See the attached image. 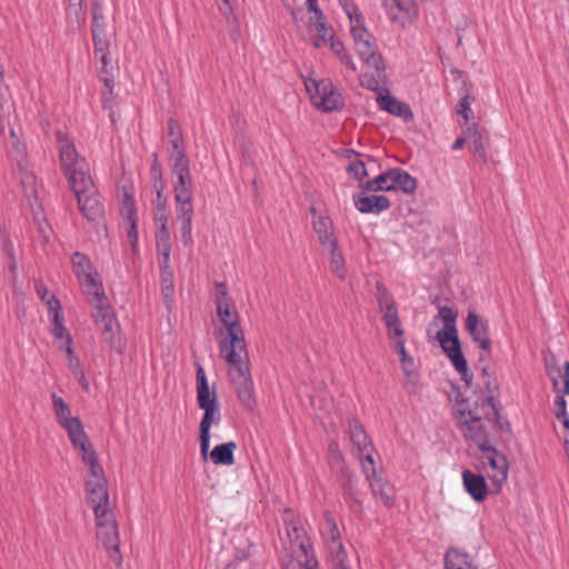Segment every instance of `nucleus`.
Wrapping results in <instances>:
<instances>
[{"label": "nucleus", "instance_id": "1", "mask_svg": "<svg viewBox=\"0 0 569 569\" xmlns=\"http://www.w3.org/2000/svg\"><path fill=\"white\" fill-rule=\"evenodd\" d=\"M216 290L217 315L226 327L224 330L220 329V355L229 365L228 376L238 392L239 399L246 403L249 401V362L243 361L241 356V352H244L248 357L244 332L240 326L233 302L228 295L227 284L216 282Z\"/></svg>", "mask_w": 569, "mask_h": 569}, {"label": "nucleus", "instance_id": "2", "mask_svg": "<svg viewBox=\"0 0 569 569\" xmlns=\"http://www.w3.org/2000/svg\"><path fill=\"white\" fill-rule=\"evenodd\" d=\"M338 2L349 19L355 50L366 67V72L359 77L360 86L378 91L386 82V63L376 38L366 28L365 17L353 0Z\"/></svg>", "mask_w": 569, "mask_h": 569}, {"label": "nucleus", "instance_id": "3", "mask_svg": "<svg viewBox=\"0 0 569 569\" xmlns=\"http://www.w3.org/2000/svg\"><path fill=\"white\" fill-rule=\"evenodd\" d=\"M282 521L286 535L280 537V560L283 569H318L315 550L300 518L288 508Z\"/></svg>", "mask_w": 569, "mask_h": 569}, {"label": "nucleus", "instance_id": "4", "mask_svg": "<svg viewBox=\"0 0 569 569\" xmlns=\"http://www.w3.org/2000/svg\"><path fill=\"white\" fill-rule=\"evenodd\" d=\"M458 428L465 439L471 440L479 450L492 447L489 438L490 430L498 423V402L493 397L481 398L472 409L459 405Z\"/></svg>", "mask_w": 569, "mask_h": 569}, {"label": "nucleus", "instance_id": "5", "mask_svg": "<svg viewBox=\"0 0 569 569\" xmlns=\"http://www.w3.org/2000/svg\"><path fill=\"white\" fill-rule=\"evenodd\" d=\"M319 530L328 551V560L331 568L351 569L349 557L342 542L341 531L331 511H325Z\"/></svg>", "mask_w": 569, "mask_h": 569}, {"label": "nucleus", "instance_id": "6", "mask_svg": "<svg viewBox=\"0 0 569 569\" xmlns=\"http://www.w3.org/2000/svg\"><path fill=\"white\" fill-rule=\"evenodd\" d=\"M57 143L62 170L67 177L69 187L77 184L81 178H89L88 164L84 158H80L77 149L68 133L57 131Z\"/></svg>", "mask_w": 569, "mask_h": 569}, {"label": "nucleus", "instance_id": "7", "mask_svg": "<svg viewBox=\"0 0 569 569\" xmlns=\"http://www.w3.org/2000/svg\"><path fill=\"white\" fill-rule=\"evenodd\" d=\"M88 301L96 309L94 319L97 326L100 328L103 340L111 349H114L117 352H121V339L113 332L116 318L111 311V306L104 291H102V295L99 293V296L89 297Z\"/></svg>", "mask_w": 569, "mask_h": 569}, {"label": "nucleus", "instance_id": "8", "mask_svg": "<svg viewBox=\"0 0 569 569\" xmlns=\"http://www.w3.org/2000/svg\"><path fill=\"white\" fill-rule=\"evenodd\" d=\"M77 197L79 210L82 216L93 222L103 218L104 208L100 202L91 177L81 178L77 184L70 186Z\"/></svg>", "mask_w": 569, "mask_h": 569}, {"label": "nucleus", "instance_id": "9", "mask_svg": "<svg viewBox=\"0 0 569 569\" xmlns=\"http://www.w3.org/2000/svg\"><path fill=\"white\" fill-rule=\"evenodd\" d=\"M305 86L317 109L323 112H332L343 107V98L332 82L308 79L305 81Z\"/></svg>", "mask_w": 569, "mask_h": 569}, {"label": "nucleus", "instance_id": "10", "mask_svg": "<svg viewBox=\"0 0 569 569\" xmlns=\"http://www.w3.org/2000/svg\"><path fill=\"white\" fill-rule=\"evenodd\" d=\"M479 465L482 472L491 481L493 490L499 492L508 477L509 465L506 456L493 446L485 448V450L480 451Z\"/></svg>", "mask_w": 569, "mask_h": 569}, {"label": "nucleus", "instance_id": "11", "mask_svg": "<svg viewBox=\"0 0 569 569\" xmlns=\"http://www.w3.org/2000/svg\"><path fill=\"white\" fill-rule=\"evenodd\" d=\"M73 272L88 297L102 295L103 284L90 258L76 251L71 257Z\"/></svg>", "mask_w": 569, "mask_h": 569}, {"label": "nucleus", "instance_id": "12", "mask_svg": "<svg viewBox=\"0 0 569 569\" xmlns=\"http://www.w3.org/2000/svg\"><path fill=\"white\" fill-rule=\"evenodd\" d=\"M348 433L350 442L352 443L353 451L356 457L358 458L362 470L372 469V463H375L372 453L375 452V447L368 437L363 426L358 419H349L348 421Z\"/></svg>", "mask_w": 569, "mask_h": 569}, {"label": "nucleus", "instance_id": "13", "mask_svg": "<svg viewBox=\"0 0 569 569\" xmlns=\"http://www.w3.org/2000/svg\"><path fill=\"white\" fill-rule=\"evenodd\" d=\"M98 531L97 537L106 548L110 560L120 566L122 562V555L120 552V538L118 525L113 519L112 512L108 513L107 518H96Z\"/></svg>", "mask_w": 569, "mask_h": 569}, {"label": "nucleus", "instance_id": "14", "mask_svg": "<svg viewBox=\"0 0 569 569\" xmlns=\"http://www.w3.org/2000/svg\"><path fill=\"white\" fill-rule=\"evenodd\" d=\"M437 339L442 351L450 359L457 372L461 376V379L469 383L472 375L469 373L468 362L461 351L458 331H456V333H451V331H438Z\"/></svg>", "mask_w": 569, "mask_h": 569}, {"label": "nucleus", "instance_id": "15", "mask_svg": "<svg viewBox=\"0 0 569 569\" xmlns=\"http://www.w3.org/2000/svg\"><path fill=\"white\" fill-rule=\"evenodd\" d=\"M381 3L388 18L401 27L412 23L418 18L419 11L415 0H381Z\"/></svg>", "mask_w": 569, "mask_h": 569}, {"label": "nucleus", "instance_id": "16", "mask_svg": "<svg viewBox=\"0 0 569 569\" xmlns=\"http://www.w3.org/2000/svg\"><path fill=\"white\" fill-rule=\"evenodd\" d=\"M466 330L475 343L486 352L491 351V339L489 333V321L480 317L476 310L469 309L465 321Z\"/></svg>", "mask_w": 569, "mask_h": 569}, {"label": "nucleus", "instance_id": "17", "mask_svg": "<svg viewBox=\"0 0 569 569\" xmlns=\"http://www.w3.org/2000/svg\"><path fill=\"white\" fill-rule=\"evenodd\" d=\"M87 501L92 507L96 518H107L111 512L107 481H86Z\"/></svg>", "mask_w": 569, "mask_h": 569}, {"label": "nucleus", "instance_id": "18", "mask_svg": "<svg viewBox=\"0 0 569 569\" xmlns=\"http://www.w3.org/2000/svg\"><path fill=\"white\" fill-rule=\"evenodd\" d=\"M367 481L369 482L372 496L376 499H380L382 505L387 508H391L395 505V489L393 486L385 478H382L372 463V469L362 470Z\"/></svg>", "mask_w": 569, "mask_h": 569}, {"label": "nucleus", "instance_id": "19", "mask_svg": "<svg viewBox=\"0 0 569 569\" xmlns=\"http://www.w3.org/2000/svg\"><path fill=\"white\" fill-rule=\"evenodd\" d=\"M203 416L199 425L200 452L204 460L208 459L210 447V429L212 425H218L221 420L219 406L202 408Z\"/></svg>", "mask_w": 569, "mask_h": 569}, {"label": "nucleus", "instance_id": "20", "mask_svg": "<svg viewBox=\"0 0 569 569\" xmlns=\"http://www.w3.org/2000/svg\"><path fill=\"white\" fill-rule=\"evenodd\" d=\"M387 81L383 86L376 91L379 96L377 98V102L379 107L389 112L390 114L397 116L403 119L406 122L411 121L413 119V113L406 102L398 100L397 98L390 96L386 88Z\"/></svg>", "mask_w": 569, "mask_h": 569}, {"label": "nucleus", "instance_id": "21", "mask_svg": "<svg viewBox=\"0 0 569 569\" xmlns=\"http://www.w3.org/2000/svg\"><path fill=\"white\" fill-rule=\"evenodd\" d=\"M197 402L200 409L219 406L216 385L209 386L207 375L202 366H197L196 371Z\"/></svg>", "mask_w": 569, "mask_h": 569}, {"label": "nucleus", "instance_id": "22", "mask_svg": "<svg viewBox=\"0 0 569 569\" xmlns=\"http://www.w3.org/2000/svg\"><path fill=\"white\" fill-rule=\"evenodd\" d=\"M312 214V227L318 236V240L323 248L335 247L338 239L335 234L332 220L327 216H318L315 207L310 208Z\"/></svg>", "mask_w": 569, "mask_h": 569}, {"label": "nucleus", "instance_id": "23", "mask_svg": "<svg viewBox=\"0 0 569 569\" xmlns=\"http://www.w3.org/2000/svg\"><path fill=\"white\" fill-rule=\"evenodd\" d=\"M353 204L361 213H375L378 214L390 208L391 202L386 196L371 194L367 196L363 193L353 196Z\"/></svg>", "mask_w": 569, "mask_h": 569}, {"label": "nucleus", "instance_id": "24", "mask_svg": "<svg viewBox=\"0 0 569 569\" xmlns=\"http://www.w3.org/2000/svg\"><path fill=\"white\" fill-rule=\"evenodd\" d=\"M466 134L468 136V147L473 156L480 162L486 163L488 160L487 146L489 141L487 132L480 130L476 123H472L467 127Z\"/></svg>", "mask_w": 569, "mask_h": 569}, {"label": "nucleus", "instance_id": "25", "mask_svg": "<svg viewBox=\"0 0 569 569\" xmlns=\"http://www.w3.org/2000/svg\"><path fill=\"white\" fill-rule=\"evenodd\" d=\"M121 214L126 221L129 222L128 238L132 246L138 241V214L136 209V201L133 197L124 189L123 199L121 202Z\"/></svg>", "mask_w": 569, "mask_h": 569}, {"label": "nucleus", "instance_id": "26", "mask_svg": "<svg viewBox=\"0 0 569 569\" xmlns=\"http://www.w3.org/2000/svg\"><path fill=\"white\" fill-rule=\"evenodd\" d=\"M462 480L466 491L475 501L481 502L487 498L488 486L483 476L465 470L462 472Z\"/></svg>", "mask_w": 569, "mask_h": 569}, {"label": "nucleus", "instance_id": "27", "mask_svg": "<svg viewBox=\"0 0 569 569\" xmlns=\"http://www.w3.org/2000/svg\"><path fill=\"white\" fill-rule=\"evenodd\" d=\"M62 428L67 431L72 446L79 449L82 453L93 449L90 439L84 431L83 423L79 418L70 420V422Z\"/></svg>", "mask_w": 569, "mask_h": 569}, {"label": "nucleus", "instance_id": "28", "mask_svg": "<svg viewBox=\"0 0 569 569\" xmlns=\"http://www.w3.org/2000/svg\"><path fill=\"white\" fill-rule=\"evenodd\" d=\"M443 569H478L471 556L462 549L450 547L443 557Z\"/></svg>", "mask_w": 569, "mask_h": 569}, {"label": "nucleus", "instance_id": "29", "mask_svg": "<svg viewBox=\"0 0 569 569\" xmlns=\"http://www.w3.org/2000/svg\"><path fill=\"white\" fill-rule=\"evenodd\" d=\"M342 495L349 509L355 515H362L363 503L359 498V490L357 488V478L352 475H347L342 483Z\"/></svg>", "mask_w": 569, "mask_h": 569}, {"label": "nucleus", "instance_id": "30", "mask_svg": "<svg viewBox=\"0 0 569 569\" xmlns=\"http://www.w3.org/2000/svg\"><path fill=\"white\" fill-rule=\"evenodd\" d=\"M159 263L161 293L167 308L170 309L174 293L173 271L170 267V259H160Z\"/></svg>", "mask_w": 569, "mask_h": 569}, {"label": "nucleus", "instance_id": "31", "mask_svg": "<svg viewBox=\"0 0 569 569\" xmlns=\"http://www.w3.org/2000/svg\"><path fill=\"white\" fill-rule=\"evenodd\" d=\"M401 368L406 376L405 388L408 393L415 395L418 392L419 377L416 371L415 360L407 351L399 355Z\"/></svg>", "mask_w": 569, "mask_h": 569}, {"label": "nucleus", "instance_id": "32", "mask_svg": "<svg viewBox=\"0 0 569 569\" xmlns=\"http://www.w3.org/2000/svg\"><path fill=\"white\" fill-rule=\"evenodd\" d=\"M391 181L393 190H401L407 194H412L417 189V179L401 168L391 169Z\"/></svg>", "mask_w": 569, "mask_h": 569}, {"label": "nucleus", "instance_id": "33", "mask_svg": "<svg viewBox=\"0 0 569 569\" xmlns=\"http://www.w3.org/2000/svg\"><path fill=\"white\" fill-rule=\"evenodd\" d=\"M92 40L94 47V53L102 62V70L109 64V41L106 36V28L92 29Z\"/></svg>", "mask_w": 569, "mask_h": 569}, {"label": "nucleus", "instance_id": "34", "mask_svg": "<svg viewBox=\"0 0 569 569\" xmlns=\"http://www.w3.org/2000/svg\"><path fill=\"white\" fill-rule=\"evenodd\" d=\"M236 448L234 441L217 445L210 452V459L214 465L230 466L234 462L233 451Z\"/></svg>", "mask_w": 569, "mask_h": 569}, {"label": "nucleus", "instance_id": "35", "mask_svg": "<svg viewBox=\"0 0 569 569\" xmlns=\"http://www.w3.org/2000/svg\"><path fill=\"white\" fill-rule=\"evenodd\" d=\"M329 46L332 53L340 61V63L346 67L347 71L351 74H356L358 72V67L352 56L345 47L343 42L340 41L339 39L331 40V43Z\"/></svg>", "mask_w": 569, "mask_h": 569}, {"label": "nucleus", "instance_id": "36", "mask_svg": "<svg viewBox=\"0 0 569 569\" xmlns=\"http://www.w3.org/2000/svg\"><path fill=\"white\" fill-rule=\"evenodd\" d=\"M81 458L82 461L89 466V477L87 481H107L103 468L93 449L82 453Z\"/></svg>", "mask_w": 569, "mask_h": 569}, {"label": "nucleus", "instance_id": "37", "mask_svg": "<svg viewBox=\"0 0 569 569\" xmlns=\"http://www.w3.org/2000/svg\"><path fill=\"white\" fill-rule=\"evenodd\" d=\"M159 226L156 232V244L160 259H170L171 243L168 222H158Z\"/></svg>", "mask_w": 569, "mask_h": 569}, {"label": "nucleus", "instance_id": "38", "mask_svg": "<svg viewBox=\"0 0 569 569\" xmlns=\"http://www.w3.org/2000/svg\"><path fill=\"white\" fill-rule=\"evenodd\" d=\"M86 10L83 9V0H69L66 17L72 27L80 28L86 21Z\"/></svg>", "mask_w": 569, "mask_h": 569}, {"label": "nucleus", "instance_id": "39", "mask_svg": "<svg viewBox=\"0 0 569 569\" xmlns=\"http://www.w3.org/2000/svg\"><path fill=\"white\" fill-rule=\"evenodd\" d=\"M325 249L329 251V263L331 272L341 280L346 279L347 269L342 252L338 248V243L335 247H327Z\"/></svg>", "mask_w": 569, "mask_h": 569}, {"label": "nucleus", "instance_id": "40", "mask_svg": "<svg viewBox=\"0 0 569 569\" xmlns=\"http://www.w3.org/2000/svg\"><path fill=\"white\" fill-rule=\"evenodd\" d=\"M391 169L380 173L372 180L366 181L361 187L367 191H393V184L391 181Z\"/></svg>", "mask_w": 569, "mask_h": 569}, {"label": "nucleus", "instance_id": "41", "mask_svg": "<svg viewBox=\"0 0 569 569\" xmlns=\"http://www.w3.org/2000/svg\"><path fill=\"white\" fill-rule=\"evenodd\" d=\"M52 406L56 415V419L58 423L63 427L70 422V420L78 419L77 417L71 416V410L69 405L56 393H52Z\"/></svg>", "mask_w": 569, "mask_h": 569}, {"label": "nucleus", "instance_id": "42", "mask_svg": "<svg viewBox=\"0 0 569 569\" xmlns=\"http://www.w3.org/2000/svg\"><path fill=\"white\" fill-rule=\"evenodd\" d=\"M157 193L152 201L153 219L156 222H168L167 198L163 196V189H153Z\"/></svg>", "mask_w": 569, "mask_h": 569}, {"label": "nucleus", "instance_id": "43", "mask_svg": "<svg viewBox=\"0 0 569 569\" xmlns=\"http://www.w3.org/2000/svg\"><path fill=\"white\" fill-rule=\"evenodd\" d=\"M177 178L173 191L174 196L191 194L192 193V179L190 169L172 173Z\"/></svg>", "mask_w": 569, "mask_h": 569}, {"label": "nucleus", "instance_id": "44", "mask_svg": "<svg viewBox=\"0 0 569 569\" xmlns=\"http://www.w3.org/2000/svg\"><path fill=\"white\" fill-rule=\"evenodd\" d=\"M439 317L443 321V329L441 331H451V333H456L457 329V317L458 311L448 306H440L438 308Z\"/></svg>", "mask_w": 569, "mask_h": 569}, {"label": "nucleus", "instance_id": "45", "mask_svg": "<svg viewBox=\"0 0 569 569\" xmlns=\"http://www.w3.org/2000/svg\"><path fill=\"white\" fill-rule=\"evenodd\" d=\"M178 220L193 218L192 193L174 196Z\"/></svg>", "mask_w": 569, "mask_h": 569}, {"label": "nucleus", "instance_id": "46", "mask_svg": "<svg viewBox=\"0 0 569 569\" xmlns=\"http://www.w3.org/2000/svg\"><path fill=\"white\" fill-rule=\"evenodd\" d=\"M377 302L380 307V310H387L389 307H397L392 296L389 293L383 283L378 282L377 286Z\"/></svg>", "mask_w": 569, "mask_h": 569}, {"label": "nucleus", "instance_id": "47", "mask_svg": "<svg viewBox=\"0 0 569 569\" xmlns=\"http://www.w3.org/2000/svg\"><path fill=\"white\" fill-rule=\"evenodd\" d=\"M179 221L181 222V227H180L181 240L186 247H191L193 244L192 218H186V219H181Z\"/></svg>", "mask_w": 569, "mask_h": 569}, {"label": "nucleus", "instance_id": "48", "mask_svg": "<svg viewBox=\"0 0 569 569\" xmlns=\"http://www.w3.org/2000/svg\"><path fill=\"white\" fill-rule=\"evenodd\" d=\"M151 179H152V188L153 189H163L164 183L162 180L161 166L158 162L157 153H153V163L151 166Z\"/></svg>", "mask_w": 569, "mask_h": 569}, {"label": "nucleus", "instance_id": "49", "mask_svg": "<svg viewBox=\"0 0 569 569\" xmlns=\"http://www.w3.org/2000/svg\"><path fill=\"white\" fill-rule=\"evenodd\" d=\"M169 161L172 173L190 169V162L187 153L180 156H171L169 157Z\"/></svg>", "mask_w": 569, "mask_h": 569}, {"label": "nucleus", "instance_id": "50", "mask_svg": "<svg viewBox=\"0 0 569 569\" xmlns=\"http://www.w3.org/2000/svg\"><path fill=\"white\" fill-rule=\"evenodd\" d=\"M316 30L320 39L325 43H331V40H337L333 36V30L326 24L325 18L318 19L316 23Z\"/></svg>", "mask_w": 569, "mask_h": 569}, {"label": "nucleus", "instance_id": "51", "mask_svg": "<svg viewBox=\"0 0 569 569\" xmlns=\"http://www.w3.org/2000/svg\"><path fill=\"white\" fill-rule=\"evenodd\" d=\"M472 98L469 94H465L460 98L457 106V113L462 116L466 123L470 120Z\"/></svg>", "mask_w": 569, "mask_h": 569}, {"label": "nucleus", "instance_id": "52", "mask_svg": "<svg viewBox=\"0 0 569 569\" xmlns=\"http://www.w3.org/2000/svg\"><path fill=\"white\" fill-rule=\"evenodd\" d=\"M347 171L349 174L360 181L368 176L366 164L360 160L351 162L348 166Z\"/></svg>", "mask_w": 569, "mask_h": 569}, {"label": "nucleus", "instance_id": "53", "mask_svg": "<svg viewBox=\"0 0 569 569\" xmlns=\"http://www.w3.org/2000/svg\"><path fill=\"white\" fill-rule=\"evenodd\" d=\"M52 329L51 332L57 339H61L63 337L67 338V329L63 325V316L61 313H57L52 317Z\"/></svg>", "mask_w": 569, "mask_h": 569}, {"label": "nucleus", "instance_id": "54", "mask_svg": "<svg viewBox=\"0 0 569 569\" xmlns=\"http://www.w3.org/2000/svg\"><path fill=\"white\" fill-rule=\"evenodd\" d=\"M103 12L102 7L98 1H94L92 4V29H103L104 22H103Z\"/></svg>", "mask_w": 569, "mask_h": 569}, {"label": "nucleus", "instance_id": "55", "mask_svg": "<svg viewBox=\"0 0 569 569\" xmlns=\"http://www.w3.org/2000/svg\"><path fill=\"white\" fill-rule=\"evenodd\" d=\"M104 86L107 88V91L102 92V102L104 109H111L113 108V82L112 80L104 78L103 79Z\"/></svg>", "mask_w": 569, "mask_h": 569}, {"label": "nucleus", "instance_id": "56", "mask_svg": "<svg viewBox=\"0 0 569 569\" xmlns=\"http://www.w3.org/2000/svg\"><path fill=\"white\" fill-rule=\"evenodd\" d=\"M553 405H555V416L558 419L566 418L568 416L567 415V402L563 397V393H559L556 396Z\"/></svg>", "mask_w": 569, "mask_h": 569}, {"label": "nucleus", "instance_id": "57", "mask_svg": "<svg viewBox=\"0 0 569 569\" xmlns=\"http://www.w3.org/2000/svg\"><path fill=\"white\" fill-rule=\"evenodd\" d=\"M168 136H169V140L183 139L179 121L174 118H170L168 120Z\"/></svg>", "mask_w": 569, "mask_h": 569}, {"label": "nucleus", "instance_id": "58", "mask_svg": "<svg viewBox=\"0 0 569 569\" xmlns=\"http://www.w3.org/2000/svg\"><path fill=\"white\" fill-rule=\"evenodd\" d=\"M386 327L388 329V338L390 340H393L395 337L405 336V330L402 328L400 318H398L396 322L388 323Z\"/></svg>", "mask_w": 569, "mask_h": 569}, {"label": "nucleus", "instance_id": "59", "mask_svg": "<svg viewBox=\"0 0 569 569\" xmlns=\"http://www.w3.org/2000/svg\"><path fill=\"white\" fill-rule=\"evenodd\" d=\"M168 153H169V157L184 154L186 149L183 146V139L169 140Z\"/></svg>", "mask_w": 569, "mask_h": 569}, {"label": "nucleus", "instance_id": "60", "mask_svg": "<svg viewBox=\"0 0 569 569\" xmlns=\"http://www.w3.org/2000/svg\"><path fill=\"white\" fill-rule=\"evenodd\" d=\"M3 83H0V136L4 133L7 112L4 110L6 97L2 91Z\"/></svg>", "mask_w": 569, "mask_h": 569}, {"label": "nucleus", "instance_id": "61", "mask_svg": "<svg viewBox=\"0 0 569 569\" xmlns=\"http://www.w3.org/2000/svg\"><path fill=\"white\" fill-rule=\"evenodd\" d=\"M49 313L53 316L57 313H61V305L60 301L56 298L54 295H49V298L44 301Z\"/></svg>", "mask_w": 569, "mask_h": 569}, {"label": "nucleus", "instance_id": "62", "mask_svg": "<svg viewBox=\"0 0 569 569\" xmlns=\"http://www.w3.org/2000/svg\"><path fill=\"white\" fill-rule=\"evenodd\" d=\"M382 312H383V321H385L386 326L390 322H396L397 319L399 318L397 307H389V309L383 310Z\"/></svg>", "mask_w": 569, "mask_h": 569}, {"label": "nucleus", "instance_id": "63", "mask_svg": "<svg viewBox=\"0 0 569 569\" xmlns=\"http://www.w3.org/2000/svg\"><path fill=\"white\" fill-rule=\"evenodd\" d=\"M391 341V346L395 350V352H397L398 355L400 353H403L406 350V339H405V336H400V337H395L393 340H390Z\"/></svg>", "mask_w": 569, "mask_h": 569}, {"label": "nucleus", "instance_id": "64", "mask_svg": "<svg viewBox=\"0 0 569 569\" xmlns=\"http://www.w3.org/2000/svg\"><path fill=\"white\" fill-rule=\"evenodd\" d=\"M69 368L73 376H76L79 371H82L81 363L78 357L72 356V358L69 359Z\"/></svg>", "mask_w": 569, "mask_h": 569}]
</instances>
